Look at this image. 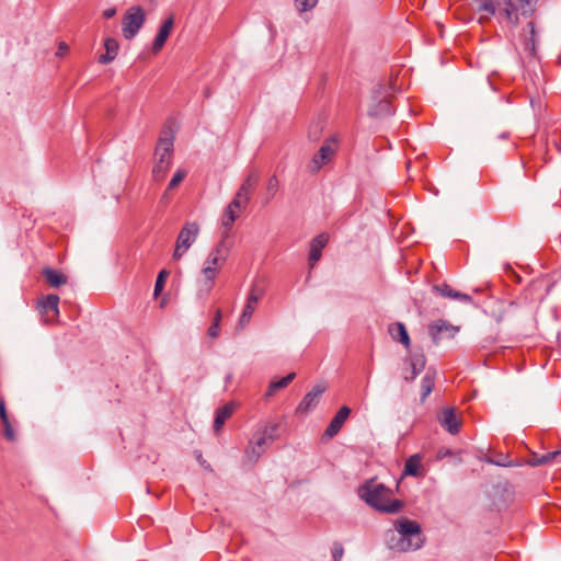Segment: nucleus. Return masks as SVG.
I'll list each match as a JSON object with an SVG mask.
<instances>
[{
  "mask_svg": "<svg viewBox=\"0 0 561 561\" xmlns=\"http://www.w3.org/2000/svg\"><path fill=\"white\" fill-rule=\"evenodd\" d=\"M284 433L282 423H259L244 450L243 463L253 467L266 449Z\"/></svg>",
  "mask_w": 561,
  "mask_h": 561,
  "instance_id": "1",
  "label": "nucleus"
},
{
  "mask_svg": "<svg viewBox=\"0 0 561 561\" xmlns=\"http://www.w3.org/2000/svg\"><path fill=\"white\" fill-rule=\"evenodd\" d=\"M474 10L480 14L479 23L489 22L495 16L499 22H506L513 26L518 24L516 7L512 0H472Z\"/></svg>",
  "mask_w": 561,
  "mask_h": 561,
  "instance_id": "2",
  "label": "nucleus"
},
{
  "mask_svg": "<svg viewBox=\"0 0 561 561\" xmlns=\"http://www.w3.org/2000/svg\"><path fill=\"white\" fill-rule=\"evenodd\" d=\"M391 490L382 483H376L370 480L359 486L358 495L368 505L376 510L385 513H398L403 506V503L399 500H390Z\"/></svg>",
  "mask_w": 561,
  "mask_h": 561,
  "instance_id": "3",
  "label": "nucleus"
},
{
  "mask_svg": "<svg viewBox=\"0 0 561 561\" xmlns=\"http://www.w3.org/2000/svg\"><path fill=\"white\" fill-rule=\"evenodd\" d=\"M396 529L400 538L396 543L399 551H409L420 549L424 542L421 526L417 522L402 518L397 522Z\"/></svg>",
  "mask_w": 561,
  "mask_h": 561,
  "instance_id": "4",
  "label": "nucleus"
},
{
  "mask_svg": "<svg viewBox=\"0 0 561 561\" xmlns=\"http://www.w3.org/2000/svg\"><path fill=\"white\" fill-rule=\"evenodd\" d=\"M173 154V137H161L158 140L154 156L156 163L152 168V176L156 181H162L171 165Z\"/></svg>",
  "mask_w": 561,
  "mask_h": 561,
  "instance_id": "5",
  "label": "nucleus"
},
{
  "mask_svg": "<svg viewBox=\"0 0 561 561\" xmlns=\"http://www.w3.org/2000/svg\"><path fill=\"white\" fill-rule=\"evenodd\" d=\"M146 22V13L140 5H134L127 10L123 18V36L133 39Z\"/></svg>",
  "mask_w": 561,
  "mask_h": 561,
  "instance_id": "6",
  "label": "nucleus"
},
{
  "mask_svg": "<svg viewBox=\"0 0 561 561\" xmlns=\"http://www.w3.org/2000/svg\"><path fill=\"white\" fill-rule=\"evenodd\" d=\"M226 261H227V259L219 255L218 251L209 252L206 261L204 262L203 268H202L206 295H208L211 291V289L214 287L215 278H216L217 274L219 273V271L221 270V267L224 266V264L226 263Z\"/></svg>",
  "mask_w": 561,
  "mask_h": 561,
  "instance_id": "7",
  "label": "nucleus"
},
{
  "mask_svg": "<svg viewBox=\"0 0 561 561\" xmlns=\"http://www.w3.org/2000/svg\"><path fill=\"white\" fill-rule=\"evenodd\" d=\"M199 232V226L197 222H186L181 229L175 249L173 252V259L179 261L183 254L191 248V245L195 242Z\"/></svg>",
  "mask_w": 561,
  "mask_h": 561,
  "instance_id": "8",
  "label": "nucleus"
},
{
  "mask_svg": "<svg viewBox=\"0 0 561 561\" xmlns=\"http://www.w3.org/2000/svg\"><path fill=\"white\" fill-rule=\"evenodd\" d=\"M383 90V85L377 84L373 91V99L375 103L371 104L368 110V115L370 117H387L394 113L393 107L390 101L387 99V94Z\"/></svg>",
  "mask_w": 561,
  "mask_h": 561,
  "instance_id": "9",
  "label": "nucleus"
},
{
  "mask_svg": "<svg viewBox=\"0 0 561 561\" xmlns=\"http://www.w3.org/2000/svg\"><path fill=\"white\" fill-rule=\"evenodd\" d=\"M264 295V288L263 286L259 285L257 283H254L250 289V293L248 295L247 304L243 308V311L240 316L239 322H238V329L242 330L249 322L251 321L252 314L254 310L256 309L259 300Z\"/></svg>",
  "mask_w": 561,
  "mask_h": 561,
  "instance_id": "10",
  "label": "nucleus"
},
{
  "mask_svg": "<svg viewBox=\"0 0 561 561\" xmlns=\"http://www.w3.org/2000/svg\"><path fill=\"white\" fill-rule=\"evenodd\" d=\"M335 139L334 138H328L323 145L320 147V149L314 153L311 161L308 164V170L311 173H317L320 171V169L329 163L332 159V157L335 153Z\"/></svg>",
  "mask_w": 561,
  "mask_h": 561,
  "instance_id": "11",
  "label": "nucleus"
},
{
  "mask_svg": "<svg viewBox=\"0 0 561 561\" xmlns=\"http://www.w3.org/2000/svg\"><path fill=\"white\" fill-rule=\"evenodd\" d=\"M459 332V327L453 325L447 320H436L428 325V334L432 342L437 345L444 339H453Z\"/></svg>",
  "mask_w": 561,
  "mask_h": 561,
  "instance_id": "12",
  "label": "nucleus"
},
{
  "mask_svg": "<svg viewBox=\"0 0 561 561\" xmlns=\"http://www.w3.org/2000/svg\"><path fill=\"white\" fill-rule=\"evenodd\" d=\"M257 182L259 175L255 172L250 173L233 197L232 206H236L238 209H244Z\"/></svg>",
  "mask_w": 561,
  "mask_h": 561,
  "instance_id": "13",
  "label": "nucleus"
},
{
  "mask_svg": "<svg viewBox=\"0 0 561 561\" xmlns=\"http://www.w3.org/2000/svg\"><path fill=\"white\" fill-rule=\"evenodd\" d=\"M408 367L403 371V378L405 381H413L417 375H420L426 365V357L423 350L411 352L409 357L405 359Z\"/></svg>",
  "mask_w": 561,
  "mask_h": 561,
  "instance_id": "14",
  "label": "nucleus"
},
{
  "mask_svg": "<svg viewBox=\"0 0 561 561\" xmlns=\"http://www.w3.org/2000/svg\"><path fill=\"white\" fill-rule=\"evenodd\" d=\"M327 386L323 383L314 385L312 389L305 394L296 409L298 416H305L309 411L313 410L320 401V397L325 392Z\"/></svg>",
  "mask_w": 561,
  "mask_h": 561,
  "instance_id": "15",
  "label": "nucleus"
},
{
  "mask_svg": "<svg viewBox=\"0 0 561 561\" xmlns=\"http://www.w3.org/2000/svg\"><path fill=\"white\" fill-rule=\"evenodd\" d=\"M59 296L55 294H49L38 300V312L46 318L47 322H54L59 317Z\"/></svg>",
  "mask_w": 561,
  "mask_h": 561,
  "instance_id": "16",
  "label": "nucleus"
},
{
  "mask_svg": "<svg viewBox=\"0 0 561 561\" xmlns=\"http://www.w3.org/2000/svg\"><path fill=\"white\" fill-rule=\"evenodd\" d=\"M174 27V15L170 14L161 24L158 34L152 43V53H159L168 41Z\"/></svg>",
  "mask_w": 561,
  "mask_h": 561,
  "instance_id": "17",
  "label": "nucleus"
},
{
  "mask_svg": "<svg viewBox=\"0 0 561 561\" xmlns=\"http://www.w3.org/2000/svg\"><path fill=\"white\" fill-rule=\"evenodd\" d=\"M432 290L439 294L440 296H443L445 298L456 299V300H459V301L466 302V304L472 302L471 296H469L468 294L453 289L446 283L433 285Z\"/></svg>",
  "mask_w": 561,
  "mask_h": 561,
  "instance_id": "18",
  "label": "nucleus"
},
{
  "mask_svg": "<svg viewBox=\"0 0 561 561\" xmlns=\"http://www.w3.org/2000/svg\"><path fill=\"white\" fill-rule=\"evenodd\" d=\"M329 242V236L327 233H320L314 237L310 242V251H309V263L311 267L321 259L322 249Z\"/></svg>",
  "mask_w": 561,
  "mask_h": 561,
  "instance_id": "19",
  "label": "nucleus"
},
{
  "mask_svg": "<svg viewBox=\"0 0 561 561\" xmlns=\"http://www.w3.org/2000/svg\"><path fill=\"white\" fill-rule=\"evenodd\" d=\"M42 276L51 288H58L66 285L68 282V277L62 272L51 267H44L42 270Z\"/></svg>",
  "mask_w": 561,
  "mask_h": 561,
  "instance_id": "20",
  "label": "nucleus"
},
{
  "mask_svg": "<svg viewBox=\"0 0 561 561\" xmlns=\"http://www.w3.org/2000/svg\"><path fill=\"white\" fill-rule=\"evenodd\" d=\"M388 332L391 337L404 345L409 350L411 341L405 325L402 322L391 323L388 328Z\"/></svg>",
  "mask_w": 561,
  "mask_h": 561,
  "instance_id": "21",
  "label": "nucleus"
},
{
  "mask_svg": "<svg viewBox=\"0 0 561 561\" xmlns=\"http://www.w3.org/2000/svg\"><path fill=\"white\" fill-rule=\"evenodd\" d=\"M527 28L529 30V36H526L524 39V49L528 53L529 56L536 57L537 55V44H538V33L536 31V26L534 22L527 23Z\"/></svg>",
  "mask_w": 561,
  "mask_h": 561,
  "instance_id": "22",
  "label": "nucleus"
},
{
  "mask_svg": "<svg viewBox=\"0 0 561 561\" xmlns=\"http://www.w3.org/2000/svg\"><path fill=\"white\" fill-rule=\"evenodd\" d=\"M104 47H105V54H102L99 57V62L102 65H107L115 59L119 45L116 39L106 38L104 41Z\"/></svg>",
  "mask_w": 561,
  "mask_h": 561,
  "instance_id": "23",
  "label": "nucleus"
},
{
  "mask_svg": "<svg viewBox=\"0 0 561 561\" xmlns=\"http://www.w3.org/2000/svg\"><path fill=\"white\" fill-rule=\"evenodd\" d=\"M422 458L420 455H412L404 463L403 473L411 477L422 476Z\"/></svg>",
  "mask_w": 561,
  "mask_h": 561,
  "instance_id": "24",
  "label": "nucleus"
},
{
  "mask_svg": "<svg viewBox=\"0 0 561 561\" xmlns=\"http://www.w3.org/2000/svg\"><path fill=\"white\" fill-rule=\"evenodd\" d=\"M295 376V373H290L277 381H272L265 392V397H273L276 391L286 388L294 380Z\"/></svg>",
  "mask_w": 561,
  "mask_h": 561,
  "instance_id": "25",
  "label": "nucleus"
},
{
  "mask_svg": "<svg viewBox=\"0 0 561 561\" xmlns=\"http://www.w3.org/2000/svg\"><path fill=\"white\" fill-rule=\"evenodd\" d=\"M435 383V371L428 369L421 382V401L423 402L426 397L432 392Z\"/></svg>",
  "mask_w": 561,
  "mask_h": 561,
  "instance_id": "26",
  "label": "nucleus"
},
{
  "mask_svg": "<svg viewBox=\"0 0 561 561\" xmlns=\"http://www.w3.org/2000/svg\"><path fill=\"white\" fill-rule=\"evenodd\" d=\"M236 409H237V403H234V402H228V403L224 404L216 411L214 421H226L227 419L232 416Z\"/></svg>",
  "mask_w": 561,
  "mask_h": 561,
  "instance_id": "27",
  "label": "nucleus"
},
{
  "mask_svg": "<svg viewBox=\"0 0 561 561\" xmlns=\"http://www.w3.org/2000/svg\"><path fill=\"white\" fill-rule=\"evenodd\" d=\"M238 209L236 206H232V201L229 203L225 210V215L222 218V226L227 229H230L234 220L238 218V214L236 213Z\"/></svg>",
  "mask_w": 561,
  "mask_h": 561,
  "instance_id": "28",
  "label": "nucleus"
},
{
  "mask_svg": "<svg viewBox=\"0 0 561 561\" xmlns=\"http://www.w3.org/2000/svg\"><path fill=\"white\" fill-rule=\"evenodd\" d=\"M538 0H516L518 8L522 10V14L526 16L533 15L536 11Z\"/></svg>",
  "mask_w": 561,
  "mask_h": 561,
  "instance_id": "29",
  "label": "nucleus"
},
{
  "mask_svg": "<svg viewBox=\"0 0 561 561\" xmlns=\"http://www.w3.org/2000/svg\"><path fill=\"white\" fill-rule=\"evenodd\" d=\"M343 424L344 423H329V426L322 434L321 440L325 443L333 438L341 431Z\"/></svg>",
  "mask_w": 561,
  "mask_h": 561,
  "instance_id": "30",
  "label": "nucleus"
},
{
  "mask_svg": "<svg viewBox=\"0 0 561 561\" xmlns=\"http://www.w3.org/2000/svg\"><path fill=\"white\" fill-rule=\"evenodd\" d=\"M437 421H458L456 409L453 407H445L437 413Z\"/></svg>",
  "mask_w": 561,
  "mask_h": 561,
  "instance_id": "31",
  "label": "nucleus"
},
{
  "mask_svg": "<svg viewBox=\"0 0 561 561\" xmlns=\"http://www.w3.org/2000/svg\"><path fill=\"white\" fill-rule=\"evenodd\" d=\"M552 461L561 462V451L554 450V451L546 453L545 455L540 456L538 462L541 465H547Z\"/></svg>",
  "mask_w": 561,
  "mask_h": 561,
  "instance_id": "32",
  "label": "nucleus"
},
{
  "mask_svg": "<svg viewBox=\"0 0 561 561\" xmlns=\"http://www.w3.org/2000/svg\"><path fill=\"white\" fill-rule=\"evenodd\" d=\"M318 3V0H295V5L300 13L307 12L313 9Z\"/></svg>",
  "mask_w": 561,
  "mask_h": 561,
  "instance_id": "33",
  "label": "nucleus"
},
{
  "mask_svg": "<svg viewBox=\"0 0 561 561\" xmlns=\"http://www.w3.org/2000/svg\"><path fill=\"white\" fill-rule=\"evenodd\" d=\"M2 435L3 437L9 442H15L16 440V431L13 426V423H2Z\"/></svg>",
  "mask_w": 561,
  "mask_h": 561,
  "instance_id": "34",
  "label": "nucleus"
},
{
  "mask_svg": "<svg viewBox=\"0 0 561 561\" xmlns=\"http://www.w3.org/2000/svg\"><path fill=\"white\" fill-rule=\"evenodd\" d=\"M489 462L500 466V467H513L514 463L510 460H507V456L503 454H499L494 457H491L488 459Z\"/></svg>",
  "mask_w": 561,
  "mask_h": 561,
  "instance_id": "35",
  "label": "nucleus"
},
{
  "mask_svg": "<svg viewBox=\"0 0 561 561\" xmlns=\"http://www.w3.org/2000/svg\"><path fill=\"white\" fill-rule=\"evenodd\" d=\"M168 275H169V272L165 270H162L158 274V277H157L156 284H154V296H158L161 293V290L163 289Z\"/></svg>",
  "mask_w": 561,
  "mask_h": 561,
  "instance_id": "36",
  "label": "nucleus"
},
{
  "mask_svg": "<svg viewBox=\"0 0 561 561\" xmlns=\"http://www.w3.org/2000/svg\"><path fill=\"white\" fill-rule=\"evenodd\" d=\"M185 175L186 171L178 170L176 173L171 179V181L169 182L168 190L175 188L184 180Z\"/></svg>",
  "mask_w": 561,
  "mask_h": 561,
  "instance_id": "37",
  "label": "nucleus"
},
{
  "mask_svg": "<svg viewBox=\"0 0 561 561\" xmlns=\"http://www.w3.org/2000/svg\"><path fill=\"white\" fill-rule=\"evenodd\" d=\"M229 250H230V247L228 245L227 241H226V238H222L216 245L215 248L211 250V251H218V254L224 256V257H228V253H229Z\"/></svg>",
  "mask_w": 561,
  "mask_h": 561,
  "instance_id": "38",
  "label": "nucleus"
},
{
  "mask_svg": "<svg viewBox=\"0 0 561 561\" xmlns=\"http://www.w3.org/2000/svg\"><path fill=\"white\" fill-rule=\"evenodd\" d=\"M351 413V408L347 405H343L342 408H340V410L331 421H346Z\"/></svg>",
  "mask_w": 561,
  "mask_h": 561,
  "instance_id": "39",
  "label": "nucleus"
},
{
  "mask_svg": "<svg viewBox=\"0 0 561 561\" xmlns=\"http://www.w3.org/2000/svg\"><path fill=\"white\" fill-rule=\"evenodd\" d=\"M343 554H344V548H343L342 543L333 542V546H332L333 561H341Z\"/></svg>",
  "mask_w": 561,
  "mask_h": 561,
  "instance_id": "40",
  "label": "nucleus"
},
{
  "mask_svg": "<svg viewBox=\"0 0 561 561\" xmlns=\"http://www.w3.org/2000/svg\"><path fill=\"white\" fill-rule=\"evenodd\" d=\"M267 192L274 196V194L276 193L277 188H278V180L276 178V175H272L270 179H268V182H267Z\"/></svg>",
  "mask_w": 561,
  "mask_h": 561,
  "instance_id": "41",
  "label": "nucleus"
},
{
  "mask_svg": "<svg viewBox=\"0 0 561 561\" xmlns=\"http://www.w3.org/2000/svg\"><path fill=\"white\" fill-rule=\"evenodd\" d=\"M445 425L446 431L451 435H456L460 432L462 423H442Z\"/></svg>",
  "mask_w": 561,
  "mask_h": 561,
  "instance_id": "42",
  "label": "nucleus"
},
{
  "mask_svg": "<svg viewBox=\"0 0 561 561\" xmlns=\"http://www.w3.org/2000/svg\"><path fill=\"white\" fill-rule=\"evenodd\" d=\"M220 333V325L217 323H211V325L207 330V335L211 340H215L219 336Z\"/></svg>",
  "mask_w": 561,
  "mask_h": 561,
  "instance_id": "43",
  "label": "nucleus"
},
{
  "mask_svg": "<svg viewBox=\"0 0 561 561\" xmlns=\"http://www.w3.org/2000/svg\"><path fill=\"white\" fill-rule=\"evenodd\" d=\"M321 134V127L320 126H313L309 129L308 136L311 140H318Z\"/></svg>",
  "mask_w": 561,
  "mask_h": 561,
  "instance_id": "44",
  "label": "nucleus"
},
{
  "mask_svg": "<svg viewBox=\"0 0 561 561\" xmlns=\"http://www.w3.org/2000/svg\"><path fill=\"white\" fill-rule=\"evenodd\" d=\"M453 455H455V453L451 449L446 448V447H442L437 451L438 459H444V458L453 456Z\"/></svg>",
  "mask_w": 561,
  "mask_h": 561,
  "instance_id": "45",
  "label": "nucleus"
},
{
  "mask_svg": "<svg viewBox=\"0 0 561 561\" xmlns=\"http://www.w3.org/2000/svg\"><path fill=\"white\" fill-rule=\"evenodd\" d=\"M0 421H9L5 403L2 399L0 400Z\"/></svg>",
  "mask_w": 561,
  "mask_h": 561,
  "instance_id": "46",
  "label": "nucleus"
},
{
  "mask_svg": "<svg viewBox=\"0 0 561 561\" xmlns=\"http://www.w3.org/2000/svg\"><path fill=\"white\" fill-rule=\"evenodd\" d=\"M194 455H195V458L196 460L203 466L205 467L206 469H209V465L206 462V460L203 458V455H202V451L199 450H195L194 451Z\"/></svg>",
  "mask_w": 561,
  "mask_h": 561,
  "instance_id": "47",
  "label": "nucleus"
},
{
  "mask_svg": "<svg viewBox=\"0 0 561 561\" xmlns=\"http://www.w3.org/2000/svg\"><path fill=\"white\" fill-rule=\"evenodd\" d=\"M69 50L68 45L65 42H60L58 45L57 56L62 57Z\"/></svg>",
  "mask_w": 561,
  "mask_h": 561,
  "instance_id": "48",
  "label": "nucleus"
},
{
  "mask_svg": "<svg viewBox=\"0 0 561 561\" xmlns=\"http://www.w3.org/2000/svg\"><path fill=\"white\" fill-rule=\"evenodd\" d=\"M115 14H116V9L115 8H108L106 10H104V12H103V16L105 19H112Z\"/></svg>",
  "mask_w": 561,
  "mask_h": 561,
  "instance_id": "49",
  "label": "nucleus"
},
{
  "mask_svg": "<svg viewBox=\"0 0 561 561\" xmlns=\"http://www.w3.org/2000/svg\"><path fill=\"white\" fill-rule=\"evenodd\" d=\"M221 317H222L221 310H220V309H217V310L215 311V316H214V319H213V323H217V324H219V325H220Z\"/></svg>",
  "mask_w": 561,
  "mask_h": 561,
  "instance_id": "50",
  "label": "nucleus"
},
{
  "mask_svg": "<svg viewBox=\"0 0 561 561\" xmlns=\"http://www.w3.org/2000/svg\"><path fill=\"white\" fill-rule=\"evenodd\" d=\"M539 458H540V456H537L536 454H534L531 459L529 460V465L533 467L542 466L541 463L538 462Z\"/></svg>",
  "mask_w": 561,
  "mask_h": 561,
  "instance_id": "51",
  "label": "nucleus"
},
{
  "mask_svg": "<svg viewBox=\"0 0 561 561\" xmlns=\"http://www.w3.org/2000/svg\"><path fill=\"white\" fill-rule=\"evenodd\" d=\"M553 145L559 152H561V133L558 138L553 139Z\"/></svg>",
  "mask_w": 561,
  "mask_h": 561,
  "instance_id": "52",
  "label": "nucleus"
},
{
  "mask_svg": "<svg viewBox=\"0 0 561 561\" xmlns=\"http://www.w3.org/2000/svg\"><path fill=\"white\" fill-rule=\"evenodd\" d=\"M224 425H225V423H214L213 428H214V432L216 435H218L220 433Z\"/></svg>",
  "mask_w": 561,
  "mask_h": 561,
  "instance_id": "53",
  "label": "nucleus"
},
{
  "mask_svg": "<svg viewBox=\"0 0 561 561\" xmlns=\"http://www.w3.org/2000/svg\"><path fill=\"white\" fill-rule=\"evenodd\" d=\"M517 306H518V304L516 301H511L508 304V308L503 313H511L512 309L516 308Z\"/></svg>",
  "mask_w": 561,
  "mask_h": 561,
  "instance_id": "54",
  "label": "nucleus"
},
{
  "mask_svg": "<svg viewBox=\"0 0 561 561\" xmlns=\"http://www.w3.org/2000/svg\"><path fill=\"white\" fill-rule=\"evenodd\" d=\"M510 137V133L508 131H503L499 135V138L500 139H507Z\"/></svg>",
  "mask_w": 561,
  "mask_h": 561,
  "instance_id": "55",
  "label": "nucleus"
},
{
  "mask_svg": "<svg viewBox=\"0 0 561 561\" xmlns=\"http://www.w3.org/2000/svg\"><path fill=\"white\" fill-rule=\"evenodd\" d=\"M203 287H204V295L207 296L205 293V286L203 285ZM199 293H203V289H199Z\"/></svg>",
  "mask_w": 561,
  "mask_h": 561,
  "instance_id": "56",
  "label": "nucleus"
}]
</instances>
